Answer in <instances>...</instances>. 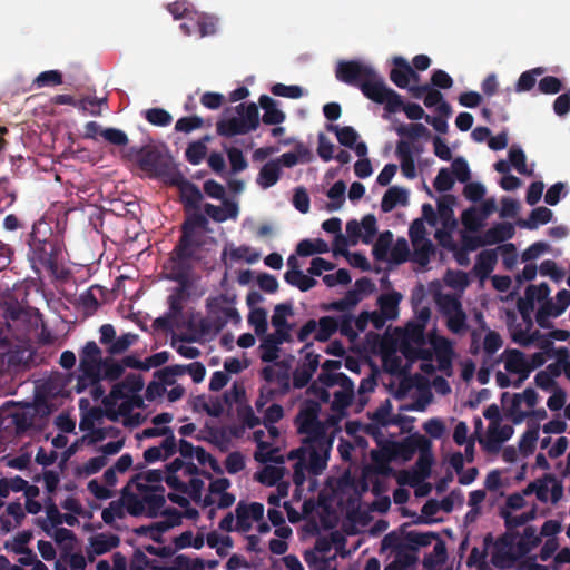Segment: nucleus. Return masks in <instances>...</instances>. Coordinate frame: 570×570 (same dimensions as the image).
<instances>
[{
  "label": "nucleus",
  "mask_w": 570,
  "mask_h": 570,
  "mask_svg": "<svg viewBox=\"0 0 570 570\" xmlns=\"http://www.w3.org/2000/svg\"><path fill=\"white\" fill-rule=\"evenodd\" d=\"M346 185L343 180H337L327 191V197L331 203L327 204L326 208L330 212L338 210L345 202Z\"/></svg>",
  "instance_id": "obj_49"
},
{
  "label": "nucleus",
  "mask_w": 570,
  "mask_h": 570,
  "mask_svg": "<svg viewBox=\"0 0 570 570\" xmlns=\"http://www.w3.org/2000/svg\"><path fill=\"white\" fill-rule=\"evenodd\" d=\"M224 205L225 209L207 203L204 206V210L207 216L218 223L226 220L228 217H235L237 215V206L234 203L225 200Z\"/></svg>",
  "instance_id": "obj_36"
},
{
  "label": "nucleus",
  "mask_w": 570,
  "mask_h": 570,
  "mask_svg": "<svg viewBox=\"0 0 570 570\" xmlns=\"http://www.w3.org/2000/svg\"><path fill=\"white\" fill-rule=\"evenodd\" d=\"M125 517V505L122 500L112 501L101 512L102 521L106 524L111 525L115 519H122Z\"/></svg>",
  "instance_id": "obj_64"
},
{
  "label": "nucleus",
  "mask_w": 570,
  "mask_h": 570,
  "mask_svg": "<svg viewBox=\"0 0 570 570\" xmlns=\"http://www.w3.org/2000/svg\"><path fill=\"white\" fill-rule=\"evenodd\" d=\"M27 487V481L19 475L0 479V498H7L12 492H20Z\"/></svg>",
  "instance_id": "obj_57"
},
{
  "label": "nucleus",
  "mask_w": 570,
  "mask_h": 570,
  "mask_svg": "<svg viewBox=\"0 0 570 570\" xmlns=\"http://www.w3.org/2000/svg\"><path fill=\"white\" fill-rule=\"evenodd\" d=\"M136 488L144 494L146 514L149 518H156L166 503L165 488L163 485H147L141 482H137Z\"/></svg>",
  "instance_id": "obj_17"
},
{
  "label": "nucleus",
  "mask_w": 570,
  "mask_h": 570,
  "mask_svg": "<svg viewBox=\"0 0 570 570\" xmlns=\"http://www.w3.org/2000/svg\"><path fill=\"white\" fill-rule=\"evenodd\" d=\"M434 458L432 453V446L423 448L419 452L417 461L413 468V471L423 479V481L431 475L432 465Z\"/></svg>",
  "instance_id": "obj_39"
},
{
  "label": "nucleus",
  "mask_w": 570,
  "mask_h": 570,
  "mask_svg": "<svg viewBox=\"0 0 570 570\" xmlns=\"http://www.w3.org/2000/svg\"><path fill=\"white\" fill-rule=\"evenodd\" d=\"M261 108L264 110L262 121L265 125H279L285 121L286 115L278 108V101L267 95H262L258 99Z\"/></svg>",
  "instance_id": "obj_27"
},
{
  "label": "nucleus",
  "mask_w": 570,
  "mask_h": 570,
  "mask_svg": "<svg viewBox=\"0 0 570 570\" xmlns=\"http://www.w3.org/2000/svg\"><path fill=\"white\" fill-rule=\"evenodd\" d=\"M514 226L511 223H497L485 230V242L488 245L499 244L511 239L514 236Z\"/></svg>",
  "instance_id": "obj_29"
},
{
  "label": "nucleus",
  "mask_w": 570,
  "mask_h": 570,
  "mask_svg": "<svg viewBox=\"0 0 570 570\" xmlns=\"http://www.w3.org/2000/svg\"><path fill=\"white\" fill-rule=\"evenodd\" d=\"M428 446H432L431 441L420 433H413L402 441H389L391 454L394 459L401 458L403 461H410L416 452Z\"/></svg>",
  "instance_id": "obj_10"
},
{
  "label": "nucleus",
  "mask_w": 570,
  "mask_h": 570,
  "mask_svg": "<svg viewBox=\"0 0 570 570\" xmlns=\"http://www.w3.org/2000/svg\"><path fill=\"white\" fill-rule=\"evenodd\" d=\"M525 154L520 147L512 146L509 150V161L521 175H531L532 171L528 170Z\"/></svg>",
  "instance_id": "obj_62"
},
{
  "label": "nucleus",
  "mask_w": 570,
  "mask_h": 570,
  "mask_svg": "<svg viewBox=\"0 0 570 570\" xmlns=\"http://www.w3.org/2000/svg\"><path fill=\"white\" fill-rule=\"evenodd\" d=\"M558 306L551 299L543 302L535 314V321L541 328H551L552 323L549 317H558L561 314H557Z\"/></svg>",
  "instance_id": "obj_50"
},
{
  "label": "nucleus",
  "mask_w": 570,
  "mask_h": 570,
  "mask_svg": "<svg viewBox=\"0 0 570 570\" xmlns=\"http://www.w3.org/2000/svg\"><path fill=\"white\" fill-rule=\"evenodd\" d=\"M541 542L540 537L537 534V530L532 525L525 527L523 534L518 543V548L522 553L529 552L531 549L539 546Z\"/></svg>",
  "instance_id": "obj_58"
},
{
  "label": "nucleus",
  "mask_w": 570,
  "mask_h": 570,
  "mask_svg": "<svg viewBox=\"0 0 570 570\" xmlns=\"http://www.w3.org/2000/svg\"><path fill=\"white\" fill-rule=\"evenodd\" d=\"M189 285H179L168 297L169 316L178 317L184 309V302L188 297Z\"/></svg>",
  "instance_id": "obj_38"
},
{
  "label": "nucleus",
  "mask_w": 570,
  "mask_h": 570,
  "mask_svg": "<svg viewBox=\"0 0 570 570\" xmlns=\"http://www.w3.org/2000/svg\"><path fill=\"white\" fill-rule=\"evenodd\" d=\"M393 242V234L390 230L381 233L373 245L372 254L376 261H386Z\"/></svg>",
  "instance_id": "obj_46"
},
{
  "label": "nucleus",
  "mask_w": 570,
  "mask_h": 570,
  "mask_svg": "<svg viewBox=\"0 0 570 570\" xmlns=\"http://www.w3.org/2000/svg\"><path fill=\"white\" fill-rule=\"evenodd\" d=\"M361 299L358 291L350 289L343 298L330 303L325 309L344 312L356 306Z\"/></svg>",
  "instance_id": "obj_51"
},
{
  "label": "nucleus",
  "mask_w": 570,
  "mask_h": 570,
  "mask_svg": "<svg viewBox=\"0 0 570 570\" xmlns=\"http://www.w3.org/2000/svg\"><path fill=\"white\" fill-rule=\"evenodd\" d=\"M144 117L149 124L158 127L169 126L173 121L171 115L167 110L158 107L145 110Z\"/></svg>",
  "instance_id": "obj_53"
},
{
  "label": "nucleus",
  "mask_w": 570,
  "mask_h": 570,
  "mask_svg": "<svg viewBox=\"0 0 570 570\" xmlns=\"http://www.w3.org/2000/svg\"><path fill=\"white\" fill-rule=\"evenodd\" d=\"M321 356L314 352H306L302 362L298 363L293 372L294 389H303L308 385L314 373L320 366Z\"/></svg>",
  "instance_id": "obj_19"
},
{
  "label": "nucleus",
  "mask_w": 570,
  "mask_h": 570,
  "mask_svg": "<svg viewBox=\"0 0 570 570\" xmlns=\"http://www.w3.org/2000/svg\"><path fill=\"white\" fill-rule=\"evenodd\" d=\"M248 323L254 326L255 333L262 336L267 331V313L264 308H254L248 315Z\"/></svg>",
  "instance_id": "obj_59"
},
{
  "label": "nucleus",
  "mask_w": 570,
  "mask_h": 570,
  "mask_svg": "<svg viewBox=\"0 0 570 570\" xmlns=\"http://www.w3.org/2000/svg\"><path fill=\"white\" fill-rule=\"evenodd\" d=\"M393 65L390 79L399 88H409L411 80L419 81V75L403 57H394Z\"/></svg>",
  "instance_id": "obj_20"
},
{
  "label": "nucleus",
  "mask_w": 570,
  "mask_h": 570,
  "mask_svg": "<svg viewBox=\"0 0 570 570\" xmlns=\"http://www.w3.org/2000/svg\"><path fill=\"white\" fill-rule=\"evenodd\" d=\"M294 315L293 304L291 302L277 304L274 307V313L272 315V326L275 328L273 334L283 333L286 337L292 338V330L294 328V324L287 322V317Z\"/></svg>",
  "instance_id": "obj_23"
},
{
  "label": "nucleus",
  "mask_w": 570,
  "mask_h": 570,
  "mask_svg": "<svg viewBox=\"0 0 570 570\" xmlns=\"http://www.w3.org/2000/svg\"><path fill=\"white\" fill-rule=\"evenodd\" d=\"M281 175V166L278 161L273 159L262 166L256 181L262 188L267 189L279 180Z\"/></svg>",
  "instance_id": "obj_31"
},
{
  "label": "nucleus",
  "mask_w": 570,
  "mask_h": 570,
  "mask_svg": "<svg viewBox=\"0 0 570 570\" xmlns=\"http://www.w3.org/2000/svg\"><path fill=\"white\" fill-rule=\"evenodd\" d=\"M396 134L402 138L405 137L411 140L429 138L431 136V131L421 122L400 125L396 128Z\"/></svg>",
  "instance_id": "obj_47"
},
{
  "label": "nucleus",
  "mask_w": 570,
  "mask_h": 570,
  "mask_svg": "<svg viewBox=\"0 0 570 570\" xmlns=\"http://www.w3.org/2000/svg\"><path fill=\"white\" fill-rule=\"evenodd\" d=\"M119 544L120 538L114 533H99L90 539V546L97 556L105 554Z\"/></svg>",
  "instance_id": "obj_34"
},
{
  "label": "nucleus",
  "mask_w": 570,
  "mask_h": 570,
  "mask_svg": "<svg viewBox=\"0 0 570 570\" xmlns=\"http://www.w3.org/2000/svg\"><path fill=\"white\" fill-rule=\"evenodd\" d=\"M544 69L541 67L533 68L522 72L515 83L517 92L530 91L537 83V76H541Z\"/></svg>",
  "instance_id": "obj_52"
},
{
  "label": "nucleus",
  "mask_w": 570,
  "mask_h": 570,
  "mask_svg": "<svg viewBox=\"0 0 570 570\" xmlns=\"http://www.w3.org/2000/svg\"><path fill=\"white\" fill-rule=\"evenodd\" d=\"M318 330L314 338L318 342H327L331 336L338 330V322L333 316H323L317 322Z\"/></svg>",
  "instance_id": "obj_45"
},
{
  "label": "nucleus",
  "mask_w": 570,
  "mask_h": 570,
  "mask_svg": "<svg viewBox=\"0 0 570 570\" xmlns=\"http://www.w3.org/2000/svg\"><path fill=\"white\" fill-rule=\"evenodd\" d=\"M425 327L422 323L414 321L409 322L404 331V341L413 343L417 346H424L426 343Z\"/></svg>",
  "instance_id": "obj_48"
},
{
  "label": "nucleus",
  "mask_w": 570,
  "mask_h": 570,
  "mask_svg": "<svg viewBox=\"0 0 570 570\" xmlns=\"http://www.w3.org/2000/svg\"><path fill=\"white\" fill-rule=\"evenodd\" d=\"M138 340V335L134 333H126L119 337H116L110 346L107 347V352L110 355H118L126 352L135 342Z\"/></svg>",
  "instance_id": "obj_54"
},
{
  "label": "nucleus",
  "mask_w": 570,
  "mask_h": 570,
  "mask_svg": "<svg viewBox=\"0 0 570 570\" xmlns=\"http://www.w3.org/2000/svg\"><path fill=\"white\" fill-rule=\"evenodd\" d=\"M208 225V219L205 215L200 214L198 210H194L193 213H188L186 219L181 224V235L179 237V242L200 247L199 235L197 234L198 229H206Z\"/></svg>",
  "instance_id": "obj_15"
},
{
  "label": "nucleus",
  "mask_w": 570,
  "mask_h": 570,
  "mask_svg": "<svg viewBox=\"0 0 570 570\" xmlns=\"http://www.w3.org/2000/svg\"><path fill=\"white\" fill-rule=\"evenodd\" d=\"M63 82L62 73L58 70H48L39 73L33 80L37 88L55 87Z\"/></svg>",
  "instance_id": "obj_61"
},
{
  "label": "nucleus",
  "mask_w": 570,
  "mask_h": 570,
  "mask_svg": "<svg viewBox=\"0 0 570 570\" xmlns=\"http://www.w3.org/2000/svg\"><path fill=\"white\" fill-rule=\"evenodd\" d=\"M198 249L199 247L178 240L168 261V278L177 282L179 285L190 286L191 261L196 258Z\"/></svg>",
  "instance_id": "obj_5"
},
{
  "label": "nucleus",
  "mask_w": 570,
  "mask_h": 570,
  "mask_svg": "<svg viewBox=\"0 0 570 570\" xmlns=\"http://www.w3.org/2000/svg\"><path fill=\"white\" fill-rule=\"evenodd\" d=\"M284 279L287 284L297 287L302 292H307L317 284L315 278L305 275L301 269L287 271Z\"/></svg>",
  "instance_id": "obj_35"
},
{
  "label": "nucleus",
  "mask_w": 570,
  "mask_h": 570,
  "mask_svg": "<svg viewBox=\"0 0 570 570\" xmlns=\"http://www.w3.org/2000/svg\"><path fill=\"white\" fill-rule=\"evenodd\" d=\"M321 404L313 400H307L301 407L295 422L297 432L305 434L303 440H313L327 436L324 424L318 420Z\"/></svg>",
  "instance_id": "obj_6"
},
{
  "label": "nucleus",
  "mask_w": 570,
  "mask_h": 570,
  "mask_svg": "<svg viewBox=\"0 0 570 570\" xmlns=\"http://www.w3.org/2000/svg\"><path fill=\"white\" fill-rule=\"evenodd\" d=\"M497 262V249H484L478 254L473 269L478 276L485 278L493 272Z\"/></svg>",
  "instance_id": "obj_28"
},
{
  "label": "nucleus",
  "mask_w": 570,
  "mask_h": 570,
  "mask_svg": "<svg viewBox=\"0 0 570 570\" xmlns=\"http://www.w3.org/2000/svg\"><path fill=\"white\" fill-rule=\"evenodd\" d=\"M374 76V69L357 60H341L336 65L335 77L348 86L361 88L367 78Z\"/></svg>",
  "instance_id": "obj_7"
},
{
  "label": "nucleus",
  "mask_w": 570,
  "mask_h": 570,
  "mask_svg": "<svg viewBox=\"0 0 570 570\" xmlns=\"http://www.w3.org/2000/svg\"><path fill=\"white\" fill-rule=\"evenodd\" d=\"M413 261L421 266L429 264L430 257L432 254H434L435 250L430 239L422 243H416V245H413Z\"/></svg>",
  "instance_id": "obj_56"
},
{
  "label": "nucleus",
  "mask_w": 570,
  "mask_h": 570,
  "mask_svg": "<svg viewBox=\"0 0 570 570\" xmlns=\"http://www.w3.org/2000/svg\"><path fill=\"white\" fill-rule=\"evenodd\" d=\"M303 443L308 445V470L312 474H321L327 466V460L332 449V439L323 436L313 440H303Z\"/></svg>",
  "instance_id": "obj_8"
},
{
  "label": "nucleus",
  "mask_w": 570,
  "mask_h": 570,
  "mask_svg": "<svg viewBox=\"0 0 570 570\" xmlns=\"http://www.w3.org/2000/svg\"><path fill=\"white\" fill-rule=\"evenodd\" d=\"M553 217V213L548 207H537L532 209L527 220H521L519 225L528 229H535L538 225L548 224Z\"/></svg>",
  "instance_id": "obj_40"
},
{
  "label": "nucleus",
  "mask_w": 570,
  "mask_h": 570,
  "mask_svg": "<svg viewBox=\"0 0 570 570\" xmlns=\"http://www.w3.org/2000/svg\"><path fill=\"white\" fill-rule=\"evenodd\" d=\"M226 154L230 164V170L233 174L240 173L248 167V163L243 155L242 150L237 147H229L226 149Z\"/></svg>",
  "instance_id": "obj_63"
},
{
  "label": "nucleus",
  "mask_w": 570,
  "mask_h": 570,
  "mask_svg": "<svg viewBox=\"0 0 570 570\" xmlns=\"http://www.w3.org/2000/svg\"><path fill=\"white\" fill-rule=\"evenodd\" d=\"M504 368L509 373L528 371V360L523 352L517 348H507L503 353Z\"/></svg>",
  "instance_id": "obj_33"
},
{
  "label": "nucleus",
  "mask_w": 570,
  "mask_h": 570,
  "mask_svg": "<svg viewBox=\"0 0 570 570\" xmlns=\"http://www.w3.org/2000/svg\"><path fill=\"white\" fill-rule=\"evenodd\" d=\"M395 154L401 163V170L404 177L413 179L416 177L415 159L410 141L399 140Z\"/></svg>",
  "instance_id": "obj_25"
},
{
  "label": "nucleus",
  "mask_w": 570,
  "mask_h": 570,
  "mask_svg": "<svg viewBox=\"0 0 570 570\" xmlns=\"http://www.w3.org/2000/svg\"><path fill=\"white\" fill-rule=\"evenodd\" d=\"M137 164L150 177L161 178L166 184L179 171L173 158L155 146L142 147L137 154Z\"/></svg>",
  "instance_id": "obj_4"
},
{
  "label": "nucleus",
  "mask_w": 570,
  "mask_h": 570,
  "mask_svg": "<svg viewBox=\"0 0 570 570\" xmlns=\"http://www.w3.org/2000/svg\"><path fill=\"white\" fill-rule=\"evenodd\" d=\"M144 387V379L140 374L129 373L126 377L115 384L111 387L108 399L105 400V404H108L109 399L114 401H118L127 397L128 393H138Z\"/></svg>",
  "instance_id": "obj_21"
},
{
  "label": "nucleus",
  "mask_w": 570,
  "mask_h": 570,
  "mask_svg": "<svg viewBox=\"0 0 570 570\" xmlns=\"http://www.w3.org/2000/svg\"><path fill=\"white\" fill-rule=\"evenodd\" d=\"M237 116L218 120L216 132L218 136L232 138L254 131L259 126V111L255 102L239 104L235 107Z\"/></svg>",
  "instance_id": "obj_3"
},
{
  "label": "nucleus",
  "mask_w": 570,
  "mask_h": 570,
  "mask_svg": "<svg viewBox=\"0 0 570 570\" xmlns=\"http://www.w3.org/2000/svg\"><path fill=\"white\" fill-rule=\"evenodd\" d=\"M27 245L28 261L38 277L42 271L53 279L65 277L63 269L60 268L62 243L48 222L41 218L33 223L32 229L27 236Z\"/></svg>",
  "instance_id": "obj_1"
},
{
  "label": "nucleus",
  "mask_w": 570,
  "mask_h": 570,
  "mask_svg": "<svg viewBox=\"0 0 570 570\" xmlns=\"http://www.w3.org/2000/svg\"><path fill=\"white\" fill-rule=\"evenodd\" d=\"M125 372L122 361L116 362L112 357H106L102 361L99 372L100 382L102 380L116 381L122 376Z\"/></svg>",
  "instance_id": "obj_44"
},
{
  "label": "nucleus",
  "mask_w": 570,
  "mask_h": 570,
  "mask_svg": "<svg viewBox=\"0 0 570 570\" xmlns=\"http://www.w3.org/2000/svg\"><path fill=\"white\" fill-rule=\"evenodd\" d=\"M461 220L465 229L476 232L485 220L475 207H470L462 213Z\"/></svg>",
  "instance_id": "obj_55"
},
{
  "label": "nucleus",
  "mask_w": 570,
  "mask_h": 570,
  "mask_svg": "<svg viewBox=\"0 0 570 570\" xmlns=\"http://www.w3.org/2000/svg\"><path fill=\"white\" fill-rule=\"evenodd\" d=\"M366 434L375 438L377 444L381 446L380 451H372L371 458L373 462L382 469L383 473H390L392 469L389 466V463L394 459V455L391 454V449L389 448V440H383L382 434L380 432L379 426L373 424H367L364 428Z\"/></svg>",
  "instance_id": "obj_18"
},
{
  "label": "nucleus",
  "mask_w": 570,
  "mask_h": 570,
  "mask_svg": "<svg viewBox=\"0 0 570 570\" xmlns=\"http://www.w3.org/2000/svg\"><path fill=\"white\" fill-rule=\"evenodd\" d=\"M400 301L401 295L396 292L382 294L379 297L380 309L387 320H393L396 317Z\"/></svg>",
  "instance_id": "obj_42"
},
{
  "label": "nucleus",
  "mask_w": 570,
  "mask_h": 570,
  "mask_svg": "<svg viewBox=\"0 0 570 570\" xmlns=\"http://www.w3.org/2000/svg\"><path fill=\"white\" fill-rule=\"evenodd\" d=\"M168 185L178 188L181 202L187 213L189 210L199 209L203 195L199 188L194 183L186 179L180 170L174 175Z\"/></svg>",
  "instance_id": "obj_12"
},
{
  "label": "nucleus",
  "mask_w": 570,
  "mask_h": 570,
  "mask_svg": "<svg viewBox=\"0 0 570 570\" xmlns=\"http://www.w3.org/2000/svg\"><path fill=\"white\" fill-rule=\"evenodd\" d=\"M102 351L95 341H88L79 352V372L87 377L100 381Z\"/></svg>",
  "instance_id": "obj_9"
},
{
  "label": "nucleus",
  "mask_w": 570,
  "mask_h": 570,
  "mask_svg": "<svg viewBox=\"0 0 570 570\" xmlns=\"http://www.w3.org/2000/svg\"><path fill=\"white\" fill-rule=\"evenodd\" d=\"M389 87L385 85L382 77L377 75L374 70V76L366 79L364 83H362L360 90L362 94L376 104H383L386 100V92L389 91Z\"/></svg>",
  "instance_id": "obj_24"
},
{
  "label": "nucleus",
  "mask_w": 570,
  "mask_h": 570,
  "mask_svg": "<svg viewBox=\"0 0 570 570\" xmlns=\"http://www.w3.org/2000/svg\"><path fill=\"white\" fill-rule=\"evenodd\" d=\"M228 322L239 323L240 315L238 311L230 306H219L212 308L206 321L202 322L204 331L214 330L220 332Z\"/></svg>",
  "instance_id": "obj_16"
},
{
  "label": "nucleus",
  "mask_w": 570,
  "mask_h": 570,
  "mask_svg": "<svg viewBox=\"0 0 570 570\" xmlns=\"http://www.w3.org/2000/svg\"><path fill=\"white\" fill-rule=\"evenodd\" d=\"M409 199L407 190L397 186L390 187L383 195L381 209L383 213L392 212L397 205H406Z\"/></svg>",
  "instance_id": "obj_32"
},
{
  "label": "nucleus",
  "mask_w": 570,
  "mask_h": 570,
  "mask_svg": "<svg viewBox=\"0 0 570 570\" xmlns=\"http://www.w3.org/2000/svg\"><path fill=\"white\" fill-rule=\"evenodd\" d=\"M122 502L127 512L132 517H139L145 513L146 507L144 495L139 498L137 494L128 491V485L122 489Z\"/></svg>",
  "instance_id": "obj_41"
},
{
  "label": "nucleus",
  "mask_w": 570,
  "mask_h": 570,
  "mask_svg": "<svg viewBox=\"0 0 570 570\" xmlns=\"http://www.w3.org/2000/svg\"><path fill=\"white\" fill-rule=\"evenodd\" d=\"M293 338L286 337L285 334H267L259 345L261 360L265 363H273L279 357V345L291 343Z\"/></svg>",
  "instance_id": "obj_22"
},
{
  "label": "nucleus",
  "mask_w": 570,
  "mask_h": 570,
  "mask_svg": "<svg viewBox=\"0 0 570 570\" xmlns=\"http://www.w3.org/2000/svg\"><path fill=\"white\" fill-rule=\"evenodd\" d=\"M412 523L405 522L396 530L385 534L381 541V550H390L393 553V561L407 570H414L419 562V549L432 544L438 533L433 531L421 532L407 530Z\"/></svg>",
  "instance_id": "obj_2"
},
{
  "label": "nucleus",
  "mask_w": 570,
  "mask_h": 570,
  "mask_svg": "<svg viewBox=\"0 0 570 570\" xmlns=\"http://www.w3.org/2000/svg\"><path fill=\"white\" fill-rule=\"evenodd\" d=\"M210 140L209 136H204L202 139L190 142L185 151V157L191 165H199L207 153L206 144Z\"/></svg>",
  "instance_id": "obj_37"
},
{
  "label": "nucleus",
  "mask_w": 570,
  "mask_h": 570,
  "mask_svg": "<svg viewBox=\"0 0 570 570\" xmlns=\"http://www.w3.org/2000/svg\"><path fill=\"white\" fill-rule=\"evenodd\" d=\"M525 295L529 299L530 308H534V301L546 302L550 295V287L547 283L537 285H529L525 289Z\"/></svg>",
  "instance_id": "obj_60"
},
{
  "label": "nucleus",
  "mask_w": 570,
  "mask_h": 570,
  "mask_svg": "<svg viewBox=\"0 0 570 570\" xmlns=\"http://www.w3.org/2000/svg\"><path fill=\"white\" fill-rule=\"evenodd\" d=\"M236 517V531L245 533L248 532L253 521H261L264 517V505L259 502H252L249 504L240 501L235 509Z\"/></svg>",
  "instance_id": "obj_14"
},
{
  "label": "nucleus",
  "mask_w": 570,
  "mask_h": 570,
  "mask_svg": "<svg viewBox=\"0 0 570 570\" xmlns=\"http://www.w3.org/2000/svg\"><path fill=\"white\" fill-rule=\"evenodd\" d=\"M513 434V428L511 425L490 424L487 434L485 449L490 452L499 451L501 444L508 441Z\"/></svg>",
  "instance_id": "obj_26"
},
{
  "label": "nucleus",
  "mask_w": 570,
  "mask_h": 570,
  "mask_svg": "<svg viewBox=\"0 0 570 570\" xmlns=\"http://www.w3.org/2000/svg\"><path fill=\"white\" fill-rule=\"evenodd\" d=\"M430 342L435 351L439 368L441 371L450 368L453 353L451 343L442 336H434Z\"/></svg>",
  "instance_id": "obj_30"
},
{
  "label": "nucleus",
  "mask_w": 570,
  "mask_h": 570,
  "mask_svg": "<svg viewBox=\"0 0 570 570\" xmlns=\"http://www.w3.org/2000/svg\"><path fill=\"white\" fill-rule=\"evenodd\" d=\"M508 400H510L508 411L512 416V421L513 423L519 424L528 416L527 412L520 410L522 401L525 402L528 407L533 409L538 403V393L532 387H528L523 393H515L512 396H510L508 392L502 393L501 403L503 406L507 405Z\"/></svg>",
  "instance_id": "obj_11"
},
{
  "label": "nucleus",
  "mask_w": 570,
  "mask_h": 570,
  "mask_svg": "<svg viewBox=\"0 0 570 570\" xmlns=\"http://www.w3.org/2000/svg\"><path fill=\"white\" fill-rule=\"evenodd\" d=\"M539 424L529 425L527 431L522 434L519 441V451L528 456L535 450V443L539 439Z\"/></svg>",
  "instance_id": "obj_43"
},
{
  "label": "nucleus",
  "mask_w": 570,
  "mask_h": 570,
  "mask_svg": "<svg viewBox=\"0 0 570 570\" xmlns=\"http://www.w3.org/2000/svg\"><path fill=\"white\" fill-rule=\"evenodd\" d=\"M442 311L446 316V326L450 332L461 335L468 331L466 314L458 298L446 296Z\"/></svg>",
  "instance_id": "obj_13"
}]
</instances>
